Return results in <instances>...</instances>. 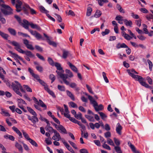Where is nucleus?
<instances>
[{"instance_id": "f257e3e1", "label": "nucleus", "mask_w": 153, "mask_h": 153, "mask_svg": "<svg viewBox=\"0 0 153 153\" xmlns=\"http://www.w3.org/2000/svg\"><path fill=\"white\" fill-rule=\"evenodd\" d=\"M54 66L56 68L57 70L56 71V72L58 75L62 79L65 84H68V82L66 80L67 79V76L65 74H63L64 71L61 67L60 64L58 62H55L54 63Z\"/></svg>"}, {"instance_id": "f03ea898", "label": "nucleus", "mask_w": 153, "mask_h": 153, "mask_svg": "<svg viewBox=\"0 0 153 153\" xmlns=\"http://www.w3.org/2000/svg\"><path fill=\"white\" fill-rule=\"evenodd\" d=\"M10 43L15 47V49L18 52L22 54H25L27 56L30 57H34V55L30 51H24L21 48L19 44L14 41L10 42Z\"/></svg>"}, {"instance_id": "7ed1b4c3", "label": "nucleus", "mask_w": 153, "mask_h": 153, "mask_svg": "<svg viewBox=\"0 0 153 153\" xmlns=\"http://www.w3.org/2000/svg\"><path fill=\"white\" fill-rule=\"evenodd\" d=\"M128 73L133 78L135 79L136 80L138 81L142 86L147 88H152L151 86H149L147 83L144 81V79L142 76L138 75H135L134 74L131 73L129 71H128Z\"/></svg>"}, {"instance_id": "20e7f679", "label": "nucleus", "mask_w": 153, "mask_h": 153, "mask_svg": "<svg viewBox=\"0 0 153 153\" xmlns=\"http://www.w3.org/2000/svg\"><path fill=\"white\" fill-rule=\"evenodd\" d=\"M11 87L14 92L18 95L21 97L22 96V94L20 92L19 90L23 93H25L26 91L23 89V87L21 84H16L12 82L11 84Z\"/></svg>"}, {"instance_id": "39448f33", "label": "nucleus", "mask_w": 153, "mask_h": 153, "mask_svg": "<svg viewBox=\"0 0 153 153\" xmlns=\"http://www.w3.org/2000/svg\"><path fill=\"white\" fill-rule=\"evenodd\" d=\"M4 3L3 0H0V6L4 9L1 8V12L5 15H10L12 13V9L8 5H6L4 4H1V3Z\"/></svg>"}, {"instance_id": "423d86ee", "label": "nucleus", "mask_w": 153, "mask_h": 153, "mask_svg": "<svg viewBox=\"0 0 153 153\" xmlns=\"http://www.w3.org/2000/svg\"><path fill=\"white\" fill-rule=\"evenodd\" d=\"M12 4L15 6L16 8V11L17 12H19L23 10V5L25 4H23L22 2L19 0H11Z\"/></svg>"}, {"instance_id": "0eeeda50", "label": "nucleus", "mask_w": 153, "mask_h": 153, "mask_svg": "<svg viewBox=\"0 0 153 153\" xmlns=\"http://www.w3.org/2000/svg\"><path fill=\"white\" fill-rule=\"evenodd\" d=\"M88 97L90 101V102L92 104L95 110L97 111L102 110L103 108V107L102 105H98L97 103L94 100L93 98L91 96L88 95Z\"/></svg>"}, {"instance_id": "6e6552de", "label": "nucleus", "mask_w": 153, "mask_h": 153, "mask_svg": "<svg viewBox=\"0 0 153 153\" xmlns=\"http://www.w3.org/2000/svg\"><path fill=\"white\" fill-rule=\"evenodd\" d=\"M23 10L24 13L27 14H28V10H30L31 13L33 14L36 13V11L33 9L31 8L29 5L27 4H25L23 6Z\"/></svg>"}, {"instance_id": "1a4fd4ad", "label": "nucleus", "mask_w": 153, "mask_h": 153, "mask_svg": "<svg viewBox=\"0 0 153 153\" xmlns=\"http://www.w3.org/2000/svg\"><path fill=\"white\" fill-rule=\"evenodd\" d=\"M54 135L53 136L52 139L55 140L59 141L61 138L59 134L56 130L54 131Z\"/></svg>"}, {"instance_id": "9d476101", "label": "nucleus", "mask_w": 153, "mask_h": 153, "mask_svg": "<svg viewBox=\"0 0 153 153\" xmlns=\"http://www.w3.org/2000/svg\"><path fill=\"white\" fill-rule=\"evenodd\" d=\"M37 116L33 115V116L31 117L29 115H27L28 120L31 121L34 124L39 121V119L37 117Z\"/></svg>"}, {"instance_id": "9b49d317", "label": "nucleus", "mask_w": 153, "mask_h": 153, "mask_svg": "<svg viewBox=\"0 0 153 153\" xmlns=\"http://www.w3.org/2000/svg\"><path fill=\"white\" fill-rule=\"evenodd\" d=\"M44 36L46 38L47 41L50 45H52L54 47H56L57 45L56 43L53 41H51L50 40L49 36H48L45 33H44Z\"/></svg>"}, {"instance_id": "f8f14e48", "label": "nucleus", "mask_w": 153, "mask_h": 153, "mask_svg": "<svg viewBox=\"0 0 153 153\" xmlns=\"http://www.w3.org/2000/svg\"><path fill=\"white\" fill-rule=\"evenodd\" d=\"M58 130L60 132L64 134H67V132L65 128L62 125H59L58 126V128H57Z\"/></svg>"}, {"instance_id": "ddd939ff", "label": "nucleus", "mask_w": 153, "mask_h": 153, "mask_svg": "<svg viewBox=\"0 0 153 153\" xmlns=\"http://www.w3.org/2000/svg\"><path fill=\"white\" fill-rule=\"evenodd\" d=\"M128 144L129 146L130 147L131 149L132 152L134 153H140L139 151L136 150V149L135 146L131 144L130 142H128Z\"/></svg>"}, {"instance_id": "4468645a", "label": "nucleus", "mask_w": 153, "mask_h": 153, "mask_svg": "<svg viewBox=\"0 0 153 153\" xmlns=\"http://www.w3.org/2000/svg\"><path fill=\"white\" fill-rule=\"evenodd\" d=\"M45 90L53 98H55L56 96L54 93L51 90H50L48 87H45Z\"/></svg>"}, {"instance_id": "2eb2a0df", "label": "nucleus", "mask_w": 153, "mask_h": 153, "mask_svg": "<svg viewBox=\"0 0 153 153\" xmlns=\"http://www.w3.org/2000/svg\"><path fill=\"white\" fill-rule=\"evenodd\" d=\"M67 64L73 71L76 73H77L78 72L77 68L74 65H72L70 62H67Z\"/></svg>"}, {"instance_id": "dca6fc26", "label": "nucleus", "mask_w": 153, "mask_h": 153, "mask_svg": "<svg viewBox=\"0 0 153 153\" xmlns=\"http://www.w3.org/2000/svg\"><path fill=\"white\" fill-rule=\"evenodd\" d=\"M13 130L19 136L20 138H22V134L21 132L18 129V128L15 126H13L12 128Z\"/></svg>"}, {"instance_id": "f3484780", "label": "nucleus", "mask_w": 153, "mask_h": 153, "mask_svg": "<svg viewBox=\"0 0 153 153\" xmlns=\"http://www.w3.org/2000/svg\"><path fill=\"white\" fill-rule=\"evenodd\" d=\"M116 47L117 49H120L121 48H128V46L125 43L121 44L118 43L116 45Z\"/></svg>"}, {"instance_id": "a211bd4d", "label": "nucleus", "mask_w": 153, "mask_h": 153, "mask_svg": "<svg viewBox=\"0 0 153 153\" xmlns=\"http://www.w3.org/2000/svg\"><path fill=\"white\" fill-rule=\"evenodd\" d=\"M39 106L42 107V108H44V110L47 109V106L41 100H39L38 101V102L36 104Z\"/></svg>"}, {"instance_id": "6ab92c4d", "label": "nucleus", "mask_w": 153, "mask_h": 153, "mask_svg": "<svg viewBox=\"0 0 153 153\" xmlns=\"http://www.w3.org/2000/svg\"><path fill=\"white\" fill-rule=\"evenodd\" d=\"M122 129V126L119 123H117L116 128V131L117 132L119 135H120L121 134V130Z\"/></svg>"}, {"instance_id": "aec40b11", "label": "nucleus", "mask_w": 153, "mask_h": 153, "mask_svg": "<svg viewBox=\"0 0 153 153\" xmlns=\"http://www.w3.org/2000/svg\"><path fill=\"white\" fill-rule=\"evenodd\" d=\"M29 25L33 29H36L38 30H40V27L39 26L36 24H34L32 22H30L29 23Z\"/></svg>"}, {"instance_id": "412c9836", "label": "nucleus", "mask_w": 153, "mask_h": 153, "mask_svg": "<svg viewBox=\"0 0 153 153\" xmlns=\"http://www.w3.org/2000/svg\"><path fill=\"white\" fill-rule=\"evenodd\" d=\"M66 92L67 95L70 97L72 100L74 101L75 100V98L74 95L72 93L68 90H66Z\"/></svg>"}, {"instance_id": "4be33fe9", "label": "nucleus", "mask_w": 153, "mask_h": 153, "mask_svg": "<svg viewBox=\"0 0 153 153\" xmlns=\"http://www.w3.org/2000/svg\"><path fill=\"white\" fill-rule=\"evenodd\" d=\"M65 72L66 73V74L67 76V78L68 77H69L70 78H71L73 76V74L72 73L71 71L70 70L66 69L65 70Z\"/></svg>"}, {"instance_id": "5701e85b", "label": "nucleus", "mask_w": 153, "mask_h": 153, "mask_svg": "<svg viewBox=\"0 0 153 153\" xmlns=\"http://www.w3.org/2000/svg\"><path fill=\"white\" fill-rule=\"evenodd\" d=\"M22 132L23 133V135L25 139L27 141H28L31 139L29 137L28 134L24 130H22Z\"/></svg>"}, {"instance_id": "b1692460", "label": "nucleus", "mask_w": 153, "mask_h": 153, "mask_svg": "<svg viewBox=\"0 0 153 153\" xmlns=\"http://www.w3.org/2000/svg\"><path fill=\"white\" fill-rule=\"evenodd\" d=\"M123 21L124 22L126 26H129L130 27H131V25H132V23L131 20H128L126 19H124Z\"/></svg>"}, {"instance_id": "393cba45", "label": "nucleus", "mask_w": 153, "mask_h": 153, "mask_svg": "<svg viewBox=\"0 0 153 153\" xmlns=\"http://www.w3.org/2000/svg\"><path fill=\"white\" fill-rule=\"evenodd\" d=\"M25 90H26L27 92H32V89L28 85H23Z\"/></svg>"}, {"instance_id": "a878e982", "label": "nucleus", "mask_w": 153, "mask_h": 153, "mask_svg": "<svg viewBox=\"0 0 153 153\" xmlns=\"http://www.w3.org/2000/svg\"><path fill=\"white\" fill-rule=\"evenodd\" d=\"M9 52L10 53L12 54L14 57L18 58L21 60H23L22 58L21 57L19 56L18 54L14 53H13L11 51H9Z\"/></svg>"}, {"instance_id": "bb28decb", "label": "nucleus", "mask_w": 153, "mask_h": 153, "mask_svg": "<svg viewBox=\"0 0 153 153\" xmlns=\"http://www.w3.org/2000/svg\"><path fill=\"white\" fill-rule=\"evenodd\" d=\"M101 14L102 13L101 11L99 10H97L96 11L94 17L96 18H99L101 16Z\"/></svg>"}, {"instance_id": "cd10ccee", "label": "nucleus", "mask_w": 153, "mask_h": 153, "mask_svg": "<svg viewBox=\"0 0 153 153\" xmlns=\"http://www.w3.org/2000/svg\"><path fill=\"white\" fill-rule=\"evenodd\" d=\"M92 10V9L91 7H88L87 9V12L86 13V16H90L91 14Z\"/></svg>"}, {"instance_id": "c85d7f7f", "label": "nucleus", "mask_w": 153, "mask_h": 153, "mask_svg": "<svg viewBox=\"0 0 153 153\" xmlns=\"http://www.w3.org/2000/svg\"><path fill=\"white\" fill-rule=\"evenodd\" d=\"M0 35L4 39H7L8 35L7 34L5 33L0 30Z\"/></svg>"}, {"instance_id": "c756f323", "label": "nucleus", "mask_w": 153, "mask_h": 153, "mask_svg": "<svg viewBox=\"0 0 153 153\" xmlns=\"http://www.w3.org/2000/svg\"><path fill=\"white\" fill-rule=\"evenodd\" d=\"M27 109L29 112L33 115H37L36 112L30 107H27Z\"/></svg>"}, {"instance_id": "7c9ffc66", "label": "nucleus", "mask_w": 153, "mask_h": 153, "mask_svg": "<svg viewBox=\"0 0 153 153\" xmlns=\"http://www.w3.org/2000/svg\"><path fill=\"white\" fill-rule=\"evenodd\" d=\"M8 30L11 34L13 36L16 35V32L14 29L9 28L8 29Z\"/></svg>"}, {"instance_id": "2f4dec72", "label": "nucleus", "mask_w": 153, "mask_h": 153, "mask_svg": "<svg viewBox=\"0 0 153 153\" xmlns=\"http://www.w3.org/2000/svg\"><path fill=\"white\" fill-rule=\"evenodd\" d=\"M39 9L42 12L45 13L46 15L49 13V11L46 10L44 7L42 6H41L39 7Z\"/></svg>"}, {"instance_id": "473e14b6", "label": "nucleus", "mask_w": 153, "mask_h": 153, "mask_svg": "<svg viewBox=\"0 0 153 153\" xmlns=\"http://www.w3.org/2000/svg\"><path fill=\"white\" fill-rule=\"evenodd\" d=\"M35 37L37 39L40 40L42 39L44 40V39L42 37V35L39 33L37 32L36 34Z\"/></svg>"}, {"instance_id": "72a5a7b5", "label": "nucleus", "mask_w": 153, "mask_h": 153, "mask_svg": "<svg viewBox=\"0 0 153 153\" xmlns=\"http://www.w3.org/2000/svg\"><path fill=\"white\" fill-rule=\"evenodd\" d=\"M45 130L46 131L49 132H54V131L56 130H55L53 129V128L50 126H46L45 128Z\"/></svg>"}, {"instance_id": "f704fd0d", "label": "nucleus", "mask_w": 153, "mask_h": 153, "mask_svg": "<svg viewBox=\"0 0 153 153\" xmlns=\"http://www.w3.org/2000/svg\"><path fill=\"white\" fill-rule=\"evenodd\" d=\"M1 114H2L4 116H10V114L8 112L4 111V110L2 109H1Z\"/></svg>"}, {"instance_id": "c9c22d12", "label": "nucleus", "mask_w": 153, "mask_h": 153, "mask_svg": "<svg viewBox=\"0 0 153 153\" xmlns=\"http://www.w3.org/2000/svg\"><path fill=\"white\" fill-rule=\"evenodd\" d=\"M69 54V52L68 51L64 50L63 52V55L62 57L64 59H66L67 58Z\"/></svg>"}, {"instance_id": "e433bc0d", "label": "nucleus", "mask_w": 153, "mask_h": 153, "mask_svg": "<svg viewBox=\"0 0 153 153\" xmlns=\"http://www.w3.org/2000/svg\"><path fill=\"white\" fill-rule=\"evenodd\" d=\"M28 141L33 146L37 147L38 145L37 143L33 140L30 139Z\"/></svg>"}, {"instance_id": "4c0bfd02", "label": "nucleus", "mask_w": 153, "mask_h": 153, "mask_svg": "<svg viewBox=\"0 0 153 153\" xmlns=\"http://www.w3.org/2000/svg\"><path fill=\"white\" fill-rule=\"evenodd\" d=\"M48 61L49 63L51 65L54 66V63L51 57H48Z\"/></svg>"}, {"instance_id": "58836bf2", "label": "nucleus", "mask_w": 153, "mask_h": 153, "mask_svg": "<svg viewBox=\"0 0 153 153\" xmlns=\"http://www.w3.org/2000/svg\"><path fill=\"white\" fill-rule=\"evenodd\" d=\"M67 82H68V84L67 85L66 84H65L67 85H69L71 88H74L77 86V85L75 83L73 82L70 84L69 82L68 81Z\"/></svg>"}, {"instance_id": "ea45409f", "label": "nucleus", "mask_w": 153, "mask_h": 153, "mask_svg": "<svg viewBox=\"0 0 153 153\" xmlns=\"http://www.w3.org/2000/svg\"><path fill=\"white\" fill-rule=\"evenodd\" d=\"M16 147L21 152L22 151V146L18 143H16L15 144Z\"/></svg>"}, {"instance_id": "a19ab883", "label": "nucleus", "mask_w": 153, "mask_h": 153, "mask_svg": "<svg viewBox=\"0 0 153 153\" xmlns=\"http://www.w3.org/2000/svg\"><path fill=\"white\" fill-rule=\"evenodd\" d=\"M85 117L88 119L89 121L91 122H94V119L93 117L90 116L86 115Z\"/></svg>"}, {"instance_id": "79ce46f5", "label": "nucleus", "mask_w": 153, "mask_h": 153, "mask_svg": "<svg viewBox=\"0 0 153 153\" xmlns=\"http://www.w3.org/2000/svg\"><path fill=\"white\" fill-rule=\"evenodd\" d=\"M106 141H105L104 143L102 145V147L105 149L110 150H111L110 147L109 146L106 144Z\"/></svg>"}, {"instance_id": "37998d69", "label": "nucleus", "mask_w": 153, "mask_h": 153, "mask_svg": "<svg viewBox=\"0 0 153 153\" xmlns=\"http://www.w3.org/2000/svg\"><path fill=\"white\" fill-rule=\"evenodd\" d=\"M39 83L42 86H44V88L45 89V87H48L47 84L42 80L40 79L38 81Z\"/></svg>"}, {"instance_id": "c03bdc74", "label": "nucleus", "mask_w": 153, "mask_h": 153, "mask_svg": "<svg viewBox=\"0 0 153 153\" xmlns=\"http://www.w3.org/2000/svg\"><path fill=\"white\" fill-rule=\"evenodd\" d=\"M58 88L60 91H65V88L64 86L58 85Z\"/></svg>"}, {"instance_id": "a18cd8bd", "label": "nucleus", "mask_w": 153, "mask_h": 153, "mask_svg": "<svg viewBox=\"0 0 153 153\" xmlns=\"http://www.w3.org/2000/svg\"><path fill=\"white\" fill-rule=\"evenodd\" d=\"M147 61L149 64V70L150 71H152V67L153 66L152 63V62L149 59H148L147 60Z\"/></svg>"}, {"instance_id": "49530a36", "label": "nucleus", "mask_w": 153, "mask_h": 153, "mask_svg": "<svg viewBox=\"0 0 153 153\" xmlns=\"http://www.w3.org/2000/svg\"><path fill=\"white\" fill-rule=\"evenodd\" d=\"M82 114L80 112H79L77 114H76V115L75 116V117L76 118V119L80 120L82 118Z\"/></svg>"}, {"instance_id": "de8ad7c7", "label": "nucleus", "mask_w": 153, "mask_h": 153, "mask_svg": "<svg viewBox=\"0 0 153 153\" xmlns=\"http://www.w3.org/2000/svg\"><path fill=\"white\" fill-rule=\"evenodd\" d=\"M107 143L109 145L112 146H114V143L112 140L110 138H108L107 139Z\"/></svg>"}, {"instance_id": "09e8293b", "label": "nucleus", "mask_w": 153, "mask_h": 153, "mask_svg": "<svg viewBox=\"0 0 153 153\" xmlns=\"http://www.w3.org/2000/svg\"><path fill=\"white\" fill-rule=\"evenodd\" d=\"M17 100L18 102V104H25L26 105H27V103L25 102V101L22 99H18Z\"/></svg>"}, {"instance_id": "8fccbe9b", "label": "nucleus", "mask_w": 153, "mask_h": 153, "mask_svg": "<svg viewBox=\"0 0 153 153\" xmlns=\"http://www.w3.org/2000/svg\"><path fill=\"white\" fill-rule=\"evenodd\" d=\"M146 19L149 21H150L151 19H153V15L151 14L146 15Z\"/></svg>"}, {"instance_id": "3c124183", "label": "nucleus", "mask_w": 153, "mask_h": 153, "mask_svg": "<svg viewBox=\"0 0 153 153\" xmlns=\"http://www.w3.org/2000/svg\"><path fill=\"white\" fill-rule=\"evenodd\" d=\"M102 76H103V78L104 79L105 82L106 83H108L109 82V81L108 79L107 78V76H106V73L105 72H103L102 73Z\"/></svg>"}, {"instance_id": "603ef678", "label": "nucleus", "mask_w": 153, "mask_h": 153, "mask_svg": "<svg viewBox=\"0 0 153 153\" xmlns=\"http://www.w3.org/2000/svg\"><path fill=\"white\" fill-rule=\"evenodd\" d=\"M114 149L116 152L117 153L120 152H122L120 147L119 146H114Z\"/></svg>"}, {"instance_id": "864d4df0", "label": "nucleus", "mask_w": 153, "mask_h": 153, "mask_svg": "<svg viewBox=\"0 0 153 153\" xmlns=\"http://www.w3.org/2000/svg\"><path fill=\"white\" fill-rule=\"evenodd\" d=\"M36 56H37L40 60L43 61H45V59L43 57V56L40 55L39 53H36Z\"/></svg>"}, {"instance_id": "5fc2aeb1", "label": "nucleus", "mask_w": 153, "mask_h": 153, "mask_svg": "<svg viewBox=\"0 0 153 153\" xmlns=\"http://www.w3.org/2000/svg\"><path fill=\"white\" fill-rule=\"evenodd\" d=\"M98 113L100 114L102 119L104 120L107 117V116L102 112H99Z\"/></svg>"}, {"instance_id": "6e6d98bb", "label": "nucleus", "mask_w": 153, "mask_h": 153, "mask_svg": "<svg viewBox=\"0 0 153 153\" xmlns=\"http://www.w3.org/2000/svg\"><path fill=\"white\" fill-rule=\"evenodd\" d=\"M3 81L7 85L8 87H10L11 86V85L9 81L7 79H4L3 80Z\"/></svg>"}, {"instance_id": "4d7b16f0", "label": "nucleus", "mask_w": 153, "mask_h": 153, "mask_svg": "<svg viewBox=\"0 0 153 153\" xmlns=\"http://www.w3.org/2000/svg\"><path fill=\"white\" fill-rule=\"evenodd\" d=\"M49 77L50 79L51 80V83H52L55 79V77L53 74H50Z\"/></svg>"}, {"instance_id": "13d9d810", "label": "nucleus", "mask_w": 153, "mask_h": 153, "mask_svg": "<svg viewBox=\"0 0 153 153\" xmlns=\"http://www.w3.org/2000/svg\"><path fill=\"white\" fill-rule=\"evenodd\" d=\"M109 30L107 29H105L104 31H103L102 33V34L103 36H104L106 35H107L109 33Z\"/></svg>"}, {"instance_id": "bf43d9fd", "label": "nucleus", "mask_w": 153, "mask_h": 153, "mask_svg": "<svg viewBox=\"0 0 153 153\" xmlns=\"http://www.w3.org/2000/svg\"><path fill=\"white\" fill-rule=\"evenodd\" d=\"M114 140L116 145L117 146H119L120 144V140L116 138H114Z\"/></svg>"}, {"instance_id": "052dcab7", "label": "nucleus", "mask_w": 153, "mask_h": 153, "mask_svg": "<svg viewBox=\"0 0 153 153\" xmlns=\"http://www.w3.org/2000/svg\"><path fill=\"white\" fill-rule=\"evenodd\" d=\"M79 126H80V128H82V129L83 130H85V126L82 124L79 121L77 123Z\"/></svg>"}, {"instance_id": "680f3d73", "label": "nucleus", "mask_w": 153, "mask_h": 153, "mask_svg": "<svg viewBox=\"0 0 153 153\" xmlns=\"http://www.w3.org/2000/svg\"><path fill=\"white\" fill-rule=\"evenodd\" d=\"M86 87L87 88L88 91H89V92L90 93H91L93 94H94V93H93V92L92 91V89H91V88L87 84H86Z\"/></svg>"}, {"instance_id": "e2e57ef3", "label": "nucleus", "mask_w": 153, "mask_h": 153, "mask_svg": "<svg viewBox=\"0 0 153 153\" xmlns=\"http://www.w3.org/2000/svg\"><path fill=\"white\" fill-rule=\"evenodd\" d=\"M69 104L73 108H77V105L76 104L73 102H70Z\"/></svg>"}, {"instance_id": "0e129e2a", "label": "nucleus", "mask_w": 153, "mask_h": 153, "mask_svg": "<svg viewBox=\"0 0 153 153\" xmlns=\"http://www.w3.org/2000/svg\"><path fill=\"white\" fill-rule=\"evenodd\" d=\"M69 143H70V144L74 148H75L76 149H77V147L76 146V144H75L74 143V142L71 141H68Z\"/></svg>"}, {"instance_id": "69168bd1", "label": "nucleus", "mask_w": 153, "mask_h": 153, "mask_svg": "<svg viewBox=\"0 0 153 153\" xmlns=\"http://www.w3.org/2000/svg\"><path fill=\"white\" fill-rule=\"evenodd\" d=\"M45 142L47 145H51L52 144V142L51 140L48 138H46L45 139Z\"/></svg>"}, {"instance_id": "338daca9", "label": "nucleus", "mask_w": 153, "mask_h": 153, "mask_svg": "<svg viewBox=\"0 0 153 153\" xmlns=\"http://www.w3.org/2000/svg\"><path fill=\"white\" fill-rule=\"evenodd\" d=\"M141 19H140L139 20H136L135 21V22L136 25L139 27H140L141 25Z\"/></svg>"}, {"instance_id": "774afa93", "label": "nucleus", "mask_w": 153, "mask_h": 153, "mask_svg": "<svg viewBox=\"0 0 153 153\" xmlns=\"http://www.w3.org/2000/svg\"><path fill=\"white\" fill-rule=\"evenodd\" d=\"M69 120L71 122L76 124H77L79 122L78 121L76 120L75 118L72 117H71Z\"/></svg>"}]
</instances>
